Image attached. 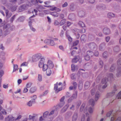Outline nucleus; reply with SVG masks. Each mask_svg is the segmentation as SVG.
<instances>
[{
	"label": "nucleus",
	"mask_w": 121,
	"mask_h": 121,
	"mask_svg": "<svg viewBox=\"0 0 121 121\" xmlns=\"http://www.w3.org/2000/svg\"><path fill=\"white\" fill-rule=\"evenodd\" d=\"M71 79L73 80L75 79H76L75 77V74L74 73L72 74L70 76Z\"/></svg>",
	"instance_id": "obj_35"
},
{
	"label": "nucleus",
	"mask_w": 121,
	"mask_h": 121,
	"mask_svg": "<svg viewBox=\"0 0 121 121\" xmlns=\"http://www.w3.org/2000/svg\"><path fill=\"white\" fill-rule=\"evenodd\" d=\"M107 52H104L103 54V57L105 58H106L107 57Z\"/></svg>",
	"instance_id": "obj_47"
},
{
	"label": "nucleus",
	"mask_w": 121,
	"mask_h": 121,
	"mask_svg": "<svg viewBox=\"0 0 121 121\" xmlns=\"http://www.w3.org/2000/svg\"><path fill=\"white\" fill-rule=\"evenodd\" d=\"M31 98H32V99L31 100H35L37 99V96L36 95H34L33 96H31Z\"/></svg>",
	"instance_id": "obj_46"
},
{
	"label": "nucleus",
	"mask_w": 121,
	"mask_h": 121,
	"mask_svg": "<svg viewBox=\"0 0 121 121\" xmlns=\"http://www.w3.org/2000/svg\"><path fill=\"white\" fill-rule=\"evenodd\" d=\"M71 70L73 72L75 71H77L78 69V66L77 65H75L73 64L71 65Z\"/></svg>",
	"instance_id": "obj_8"
},
{
	"label": "nucleus",
	"mask_w": 121,
	"mask_h": 121,
	"mask_svg": "<svg viewBox=\"0 0 121 121\" xmlns=\"http://www.w3.org/2000/svg\"><path fill=\"white\" fill-rule=\"evenodd\" d=\"M15 119V118L12 116H8L5 119V121H13Z\"/></svg>",
	"instance_id": "obj_7"
},
{
	"label": "nucleus",
	"mask_w": 121,
	"mask_h": 121,
	"mask_svg": "<svg viewBox=\"0 0 121 121\" xmlns=\"http://www.w3.org/2000/svg\"><path fill=\"white\" fill-rule=\"evenodd\" d=\"M78 59L77 58H75L72 60V62L73 63H76L78 60Z\"/></svg>",
	"instance_id": "obj_38"
},
{
	"label": "nucleus",
	"mask_w": 121,
	"mask_h": 121,
	"mask_svg": "<svg viewBox=\"0 0 121 121\" xmlns=\"http://www.w3.org/2000/svg\"><path fill=\"white\" fill-rule=\"evenodd\" d=\"M78 14L79 16L82 17L84 15V13L82 11H81Z\"/></svg>",
	"instance_id": "obj_30"
},
{
	"label": "nucleus",
	"mask_w": 121,
	"mask_h": 121,
	"mask_svg": "<svg viewBox=\"0 0 121 121\" xmlns=\"http://www.w3.org/2000/svg\"><path fill=\"white\" fill-rule=\"evenodd\" d=\"M31 85L32 83H29L26 85V87L27 88H29L31 86Z\"/></svg>",
	"instance_id": "obj_52"
},
{
	"label": "nucleus",
	"mask_w": 121,
	"mask_h": 121,
	"mask_svg": "<svg viewBox=\"0 0 121 121\" xmlns=\"http://www.w3.org/2000/svg\"><path fill=\"white\" fill-rule=\"evenodd\" d=\"M70 9L72 11H74L75 9L74 5L73 4H71L70 6Z\"/></svg>",
	"instance_id": "obj_26"
},
{
	"label": "nucleus",
	"mask_w": 121,
	"mask_h": 121,
	"mask_svg": "<svg viewBox=\"0 0 121 121\" xmlns=\"http://www.w3.org/2000/svg\"><path fill=\"white\" fill-rule=\"evenodd\" d=\"M117 98L118 99L121 98V91L118 93L117 97Z\"/></svg>",
	"instance_id": "obj_41"
},
{
	"label": "nucleus",
	"mask_w": 121,
	"mask_h": 121,
	"mask_svg": "<svg viewBox=\"0 0 121 121\" xmlns=\"http://www.w3.org/2000/svg\"><path fill=\"white\" fill-rule=\"evenodd\" d=\"M73 85L74 88V89L75 90L76 89L78 85V84L76 82H73Z\"/></svg>",
	"instance_id": "obj_37"
},
{
	"label": "nucleus",
	"mask_w": 121,
	"mask_h": 121,
	"mask_svg": "<svg viewBox=\"0 0 121 121\" xmlns=\"http://www.w3.org/2000/svg\"><path fill=\"white\" fill-rule=\"evenodd\" d=\"M36 91V88L35 87H32L30 90V92L31 93H33Z\"/></svg>",
	"instance_id": "obj_29"
},
{
	"label": "nucleus",
	"mask_w": 121,
	"mask_h": 121,
	"mask_svg": "<svg viewBox=\"0 0 121 121\" xmlns=\"http://www.w3.org/2000/svg\"><path fill=\"white\" fill-rule=\"evenodd\" d=\"M19 9V12H21L23 10L26 9V7L25 5H23L21 7H20Z\"/></svg>",
	"instance_id": "obj_20"
},
{
	"label": "nucleus",
	"mask_w": 121,
	"mask_h": 121,
	"mask_svg": "<svg viewBox=\"0 0 121 121\" xmlns=\"http://www.w3.org/2000/svg\"><path fill=\"white\" fill-rule=\"evenodd\" d=\"M86 36L85 35H82L81 37V40L82 42L83 43L84 42L86 41Z\"/></svg>",
	"instance_id": "obj_15"
},
{
	"label": "nucleus",
	"mask_w": 121,
	"mask_h": 121,
	"mask_svg": "<svg viewBox=\"0 0 121 121\" xmlns=\"http://www.w3.org/2000/svg\"><path fill=\"white\" fill-rule=\"evenodd\" d=\"M78 24L82 27H83L85 26V24L82 22L80 21L79 22Z\"/></svg>",
	"instance_id": "obj_31"
},
{
	"label": "nucleus",
	"mask_w": 121,
	"mask_h": 121,
	"mask_svg": "<svg viewBox=\"0 0 121 121\" xmlns=\"http://www.w3.org/2000/svg\"><path fill=\"white\" fill-rule=\"evenodd\" d=\"M28 119L30 120H32L33 121H36V119L35 118V117L34 116L30 115H29Z\"/></svg>",
	"instance_id": "obj_14"
},
{
	"label": "nucleus",
	"mask_w": 121,
	"mask_h": 121,
	"mask_svg": "<svg viewBox=\"0 0 121 121\" xmlns=\"http://www.w3.org/2000/svg\"><path fill=\"white\" fill-rule=\"evenodd\" d=\"M68 5V4L67 2H65V3L62 5V7H67Z\"/></svg>",
	"instance_id": "obj_49"
},
{
	"label": "nucleus",
	"mask_w": 121,
	"mask_h": 121,
	"mask_svg": "<svg viewBox=\"0 0 121 121\" xmlns=\"http://www.w3.org/2000/svg\"><path fill=\"white\" fill-rule=\"evenodd\" d=\"M115 116H114L112 117L111 119V121H114V120L115 119Z\"/></svg>",
	"instance_id": "obj_64"
},
{
	"label": "nucleus",
	"mask_w": 121,
	"mask_h": 121,
	"mask_svg": "<svg viewBox=\"0 0 121 121\" xmlns=\"http://www.w3.org/2000/svg\"><path fill=\"white\" fill-rule=\"evenodd\" d=\"M52 73V71L51 69H48L46 70V74L48 76H50Z\"/></svg>",
	"instance_id": "obj_16"
},
{
	"label": "nucleus",
	"mask_w": 121,
	"mask_h": 121,
	"mask_svg": "<svg viewBox=\"0 0 121 121\" xmlns=\"http://www.w3.org/2000/svg\"><path fill=\"white\" fill-rule=\"evenodd\" d=\"M15 15H14L10 19V21L11 22H13L14 19L15 18Z\"/></svg>",
	"instance_id": "obj_58"
},
{
	"label": "nucleus",
	"mask_w": 121,
	"mask_h": 121,
	"mask_svg": "<svg viewBox=\"0 0 121 121\" xmlns=\"http://www.w3.org/2000/svg\"><path fill=\"white\" fill-rule=\"evenodd\" d=\"M38 80L40 82H41L42 80V76L41 74H39L38 76Z\"/></svg>",
	"instance_id": "obj_34"
},
{
	"label": "nucleus",
	"mask_w": 121,
	"mask_h": 121,
	"mask_svg": "<svg viewBox=\"0 0 121 121\" xmlns=\"http://www.w3.org/2000/svg\"><path fill=\"white\" fill-rule=\"evenodd\" d=\"M51 8L50 9V10L52 11H53L55 10V9L56 8V7L52 6L51 7Z\"/></svg>",
	"instance_id": "obj_54"
},
{
	"label": "nucleus",
	"mask_w": 121,
	"mask_h": 121,
	"mask_svg": "<svg viewBox=\"0 0 121 121\" xmlns=\"http://www.w3.org/2000/svg\"><path fill=\"white\" fill-rule=\"evenodd\" d=\"M48 93V91H44L43 94L40 95L39 96V97L40 98L39 100L40 101L41 103L42 104H43V102L45 101V100H44L42 102L41 99L42 98V97H43V96L47 94Z\"/></svg>",
	"instance_id": "obj_6"
},
{
	"label": "nucleus",
	"mask_w": 121,
	"mask_h": 121,
	"mask_svg": "<svg viewBox=\"0 0 121 121\" xmlns=\"http://www.w3.org/2000/svg\"><path fill=\"white\" fill-rule=\"evenodd\" d=\"M69 106L68 104H67L62 109L61 111L62 112H65L67 110Z\"/></svg>",
	"instance_id": "obj_18"
},
{
	"label": "nucleus",
	"mask_w": 121,
	"mask_h": 121,
	"mask_svg": "<svg viewBox=\"0 0 121 121\" xmlns=\"http://www.w3.org/2000/svg\"><path fill=\"white\" fill-rule=\"evenodd\" d=\"M48 67L50 68H53L54 65L52 62L51 61L48 60Z\"/></svg>",
	"instance_id": "obj_11"
},
{
	"label": "nucleus",
	"mask_w": 121,
	"mask_h": 121,
	"mask_svg": "<svg viewBox=\"0 0 121 121\" xmlns=\"http://www.w3.org/2000/svg\"><path fill=\"white\" fill-rule=\"evenodd\" d=\"M51 15L55 17H57L59 16L58 13L56 12H53L50 13Z\"/></svg>",
	"instance_id": "obj_21"
},
{
	"label": "nucleus",
	"mask_w": 121,
	"mask_h": 121,
	"mask_svg": "<svg viewBox=\"0 0 121 121\" xmlns=\"http://www.w3.org/2000/svg\"><path fill=\"white\" fill-rule=\"evenodd\" d=\"M77 118V115L76 114H74L72 118L73 121H75Z\"/></svg>",
	"instance_id": "obj_28"
},
{
	"label": "nucleus",
	"mask_w": 121,
	"mask_h": 121,
	"mask_svg": "<svg viewBox=\"0 0 121 121\" xmlns=\"http://www.w3.org/2000/svg\"><path fill=\"white\" fill-rule=\"evenodd\" d=\"M112 113V112L111 111H110L108 112L107 114V117H109L111 114Z\"/></svg>",
	"instance_id": "obj_57"
},
{
	"label": "nucleus",
	"mask_w": 121,
	"mask_h": 121,
	"mask_svg": "<svg viewBox=\"0 0 121 121\" xmlns=\"http://www.w3.org/2000/svg\"><path fill=\"white\" fill-rule=\"evenodd\" d=\"M83 87V83L82 81L79 82L78 84V88L80 90H81Z\"/></svg>",
	"instance_id": "obj_19"
},
{
	"label": "nucleus",
	"mask_w": 121,
	"mask_h": 121,
	"mask_svg": "<svg viewBox=\"0 0 121 121\" xmlns=\"http://www.w3.org/2000/svg\"><path fill=\"white\" fill-rule=\"evenodd\" d=\"M66 36H67L70 42H72V38L68 35H66Z\"/></svg>",
	"instance_id": "obj_39"
},
{
	"label": "nucleus",
	"mask_w": 121,
	"mask_h": 121,
	"mask_svg": "<svg viewBox=\"0 0 121 121\" xmlns=\"http://www.w3.org/2000/svg\"><path fill=\"white\" fill-rule=\"evenodd\" d=\"M31 21L29 22V24L30 26V29L33 31H35V29L33 28L31 26Z\"/></svg>",
	"instance_id": "obj_22"
},
{
	"label": "nucleus",
	"mask_w": 121,
	"mask_h": 121,
	"mask_svg": "<svg viewBox=\"0 0 121 121\" xmlns=\"http://www.w3.org/2000/svg\"><path fill=\"white\" fill-rule=\"evenodd\" d=\"M45 61V59L44 58H42L39 61V66L40 68H42L43 65H44V63Z\"/></svg>",
	"instance_id": "obj_5"
},
{
	"label": "nucleus",
	"mask_w": 121,
	"mask_h": 121,
	"mask_svg": "<svg viewBox=\"0 0 121 121\" xmlns=\"http://www.w3.org/2000/svg\"><path fill=\"white\" fill-rule=\"evenodd\" d=\"M50 1H47L44 2V3L46 4V6H45L48 8H50L51 7V6L48 5L50 3Z\"/></svg>",
	"instance_id": "obj_27"
},
{
	"label": "nucleus",
	"mask_w": 121,
	"mask_h": 121,
	"mask_svg": "<svg viewBox=\"0 0 121 121\" xmlns=\"http://www.w3.org/2000/svg\"><path fill=\"white\" fill-rule=\"evenodd\" d=\"M66 20L64 19L62 20L60 22V25L61 26L64 24Z\"/></svg>",
	"instance_id": "obj_33"
},
{
	"label": "nucleus",
	"mask_w": 121,
	"mask_h": 121,
	"mask_svg": "<svg viewBox=\"0 0 121 121\" xmlns=\"http://www.w3.org/2000/svg\"><path fill=\"white\" fill-rule=\"evenodd\" d=\"M79 42V41L78 40H77L76 41L73 43V45L74 46H76L77 45Z\"/></svg>",
	"instance_id": "obj_44"
},
{
	"label": "nucleus",
	"mask_w": 121,
	"mask_h": 121,
	"mask_svg": "<svg viewBox=\"0 0 121 121\" xmlns=\"http://www.w3.org/2000/svg\"><path fill=\"white\" fill-rule=\"evenodd\" d=\"M17 9V7L16 6H14L13 7H12L11 8V11L13 12L15 10Z\"/></svg>",
	"instance_id": "obj_53"
},
{
	"label": "nucleus",
	"mask_w": 121,
	"mask_h": 121,
	"mask_svg": "<svg viewBox=\"0 0 121 121\" xmlns=\"http://www.w3.org/2000/svg\"><path fill=\"white\" fill-rule=\"evenodd\" d=\"M87 54L85 56V59L87 60H88L90 59V56L91 55V51H88L87 52Z\"/></svg>",
	"instance_id": "obj_10"
},
{
	"label": "nucleus",
	"mask_w": 121,
	"mask_h": 121,
	"mask_svg": "<svg viewBox=\"0 0 121 121\" xmlns=\"http://www.w3.org/2000/svg\"><path fill=\"white\" fill-rule=\"evenodd\" d=\"M77 93L78 92L77 91H75L72 96L68 99V103H70L71 102L73 99L77 98Z\"/></svg>",
	"instance_id": "obj_2"
},
{
	"label": "nucleus",
	"mask_w": 121,
	"mask_h": 121,
	"mask_svg": "<svg viewBox=\"0 0 121 121\" xmlns=\"http://www.w3.org/2000/svg\"><path fill=\"white\" fill-rule=\"evenodd\" d=\"M42 54L39 53H37L33 55L32 56V60L33 62L37 61L42 58H43Z\"/></svg>",
	"instance_id": "obj_1"
},
{
	"label": "nucleus",
	"mask_w": 121,
	"mask_h": 121,
	"mask_svg": "<svg viewBox=\"0 0 121 121\" xmlns=\"http://www.w3.org/2000/svg\"><path fill=\"white\" fill-rule=\"evenodd\" d=\"M2 3L5 6H6L7 3L6 1L5 0H2L1 1Z\"/></svg>",
	"instance_id": "obj_48"
},
{
	"label": "nucleus",
	"mask_w": 121,
	"mask_h": 121,
	"mask_svg": "<svg viewBox=\"0 0 121 121\" xmlns=\"http://www.w3.org/2000/svg\"><path fill=\"white\" fill-rule=\"evenodd\" d=\"M103 32L105 35H108L110 33L109 29L107 28H105L103 30Z\"/></svg>",
	"instance_id": "obj_12"
},
{
	"label": "nucleus",
	"mask_w": 121,
	"mask_h": 121,
	"mask_svg": "<svg viewBox=\"0 0 121 121\" xmlns=\"http://www.w3.org/2000/svg\"><path fill=\"white\" fill-rule=\"evenodd\" d=\"M49 112L48 111H46L44 112L43 115V117L44 118L46 117L48 115Z\"/></svg>",
	"instance_id": "obj_32"
},
{
	"label": "nucleus",
	"mask_w": 121,
	"mask_h": 121,
	"mask_svg": "<svg viewBox=\"0 0 121 121\" xmlns=\"http://www.w3.org/2000/svg\"><path fill=\"white\" fill-rule=\"evenodd\" d=\"M99 96V92H97L95 95V100L96 101L98 99Z\"/></svg>",
	"instance_id": "obj_23"
},
{
	"label": "nucleus",
	"mask_w": 121,
	"mask_h": 121,
	"mask_svg": "<svg viewBox=\"0 0 121 121\" xmlns=\"http://www.w3.org/2000/svg\"><path fill=\"white\" fill-rule=\"evenodd\" d=\"M90 83L89 82H86L85 84V87L86 89H88L90 87Z\"/></svg>",
	"instance_id": "obj_17"
},
{
	"label": "nucleus",
	"mask_w": 121,
	"mask_h": 121,
	"mask_svg": "<svg viewBox=\"0 0 121 121\" xmlns=\"http://www.w3.org/2000/svg\"><path fill=\"white\" fill-rule=\"evenodd\" d=\"M28 91V89L26 88H25L24 89L23 92L24 93H26Z\"/></svg>",
	"instance_id": "obj_63"
},
{
	"label": "nucleus",
	"mask_w": 121,
	"mask_h": 121,
	"mask_svg": "<svg viewBox=\"0 0 121 121\" xmlns=\"http://www.w3.org/2000/svg\"><path fill=\"white\" fill-rule=\"evenodd\" d=\"M85 106V105L84 104H83L82 105L80 108V110L81 111H82L83 110Z\"/></svg>",
	"instance_id": "obj_45"
},
{
	"label": "nucleus",
	"mask_w": 121,
	"mask_h": 121,
	"mask_svg": "<svg viewBox=\"0 0 121 121\" xmlns=\"http://www.w3.org/2000/svg\"><path fill=\"white\" fill-rule=\"evenodd\" d=\"M48 66L46 64H44L43 67V71H44L48 69Z\"/></svg>",
	"instance_id": "obj_25"
},
{
	"label": "nucleus",
	"mask_w": 121,
	"mask_h": 121,
	"mask_svg": "<svg viewBox=\"0 0 121 121\" xmlns=\"http://www.w3.org/2000/svg\"><path fill=\"white\" fill-rule=\"evenodd\" d=\"M55 110H52L49 113V116H51L54 113Z\"/></svg>",
	"instance_id": "obj_40"
},
{
	"label": "nucleus",
	"mask_w": 121,
	"mask_h": 121,
	"mask_svg": "<svg viewBox=\"0 0 121 121\" xmlns=\"http://www.w3.org/2000/svg\"><path fill=\"white\" fill-rule=\"evenodd\" d=\"M38 2L41 3H42L43 2V1H41L40 0H35V2H34L32 1V3L33 4H35L36 3H37Z\"/></svg>",
	"instance_id": "obj_36"
},
{
	"label": "nucleus",
	"mask_w": 121,
	"mask_h": 121,
	"mask_svg": "<svg viewBox=\"0 0 121 121\" xmlns=\"http://www.w3.org/2000/svg\"><path fill=\"white\" fill-rule=\"evenodd\" d=\"M1 112L4 115H6L7 114V112L6 111V110L3 109L2 110Z\"/></svg>",
	"instance_id": "obj_43"
},
{
	"label": "nucleus",
	"mask_w": 121,
	"mask_h": 121,
	"mask_svg": "<svg viewBox=\"0 0 121 121\" xmlns=\"http://www.w3.org/2000/svg\"><path fill=\"white\" fill-rule=\"evenodd\" d=\"M27 66V63L25 62L23 63L21 65V66Z\"/></svg>",
	"instance_id": "obj_55"
},
{
	"label": "nucleus",
	"mask_w": 121,
	"mask_h": 121,
	"mask_svg": "<svg viewBox=\"0 0 121 121\" xmlns=\"http://www.w3.org/2000/svg\"><path fill=\"white\" fill-rule=\"evenodd\" d=\"M115 69L114 66L113 65L111 67L110 70L112 72Z\"/></svg>",
	"instance_id": "obj_50"
},
{
	"label": "nucleus",
	"mask_w": 121,
	"mask_h": 121,
	"mask_svg": "<svg viewBox=\"0 0 121 121\" xmlns=\"http://www.w3.org/2000/svg\"><path fill=\"white\" fill-rule=\"evenodd\" d=\"M3 86L4 88L5 89L7 88L8 87V84H7L6 85L4 84H3Z\"/></svg>",
	"instance_id": "obj_60"
},
{
	"label": "nucleus",
	"mask_w": 121,
	"mask_h": 121,
	"mask_svg": "<svg viewBox=\"0 0 121 121\" xmlns=\"http://www.w3.org/2000/svg\"><path fill=\"white\" fill-rule=\"evenodd\" d=\"M35 101L34 100H31L29 101L27 103V105L28 106L31 107L32 106V104L34 103Z\"/></svg>",
	"instance_id": "obj_13"
},
{
	"label": "nucleus",
	"mask_w": 121,
	"mask_h": 121,
	"mask_svg": "<svg viewBox=\"0 0 121 121\" xmlns=\"http://www.w3.org/2000/svg\"><path fill=\"white\" fill-rule=\"evenodd\" d=\"M54 90H55L56 93H57L59 91H60L62 90V88L60 87L59 86H58V83L57 82L56 84L54 85Z\"/></svg>",
	"instance_id": "obj_4"
},
{
	"label": "nucleus",
	"mask_w": 121,
	"mask_h": 121,
	"mask_svg": "<svg viewBox=\"0 0 121 121\" xmlns=\"http://www.w3.org/2000/svg\"><path fill=\"white\" fill-rule=\"evenodd\" d=\"M4 72L2 70L0 71V77H1L4 74Z\"/></svg>",
	"instance_id": "obj_56"
},
{
	"label": "nucleus",
	"mask_w": 121,
	"mask_h": 121,
	"mask_svg": "<svg viewBox=\"0 0 121 121\" xmlns=\"http://www.w3.org/2000/svg\"><path fill=\"white\" fill-rule=\"evenodd\" d=\"M59 48L62 50L63 51H64V48L63 46H60L59 47Z\"/></svg>",
	"instance_id": "obj_59"
},
{
	"label": "nucleus",
	"mask_w": 121,
	"mask_h": 121,
	"mask_svg": "<svg viewBox=\"0 0 121 121\" xmlns=\"http://www.w3.org/2000/svg\"><path fill=\"white\" fill-rule=\"evenodd\" d=\"M55 10L57 12H59L60 11L61 9H60L56 7V8L55 9Z\"/></svg>",
	"instance_id": "obj_61"
},
{
	"label": "nucleus",
	"mask_w": 121,
	"mask_h": 121,
	"mask_svg": "<svg viewBox=\"0 0 121 121\" xmlns=\"http://www.w3.org/2000/svg\"><path fill=\"white\" fill-rule=\"evenodd\" d=\"M17 68L18 66L17 65H14L13 72L15 71L17 69Z\"/></svg>",
	"instance_id": "obj_42"
},
{
	"label": "nucleus",
	"mask_w": 121,
	"mask_h": 121,
	"mask_svg": "<svg viewBox=\"0 0 121 121\" xmlns=\"http://www.w3.org/2000/svg\"><path fill=\"white\" fill-rule=\"evenodd\" d=\"M107 78H105V79H102L101 82L102 83H105V85L103 86V88H105L107 86V85L106 84L107 82L108 81Z\"/></svg>",
	"instance_id": "obj_9"
},
{
	"label": "nucleus",
	"mask_w": 121,
	"mask_h": 121,
	"mask_svg": "<svg viewBox=\"0 0 121 121\" xmlns=\"http://www.w3.org/2000/svg\"><path fill=\"white\" fill-rule=\"evenodd\" d=\"M22 117V116L21 115H19L16 118H15V120L16 121L17 120H19Z\"/></svg>",
	"instance_id": "obj_51"
},
{
	"label": "nucleus",
	"mask_w": 121,
	"mask_h": 121,
	"mask_svg": "<svg viewBox=\"0 0 121 121\" xmlns=\"http://www.w3.org/2000/svg\"><path fill=\"white\" fill-rule=\"evenodd\" d=\"M44 43L47 44L51 46H53L55 44L54 41L50 39H46L44 41Z\"/></svg>",
	"instance_id": "obj_3"
},
{
	"label": "nucleus",
	"mask_w": 121,
	"mask_h": 121,
	"mask_svg": "<svg viewBox=\"0 0 121 121\" xmlns=\"http://www.w3.org/2000/svg\"><path fill=\"white\" fill-rule=\"evenodd\" d=\"M21 91V89H18L17 91H15L14 93L16 94L19 93Z\"/></svg>",
	"instance_id": "obj_62"
},
{
	"label": "nucleus",
	"mask_w": 121,
	"mask_h": 121,
	"mask_svg": "<svg viewBox=\"0 0 121 121\" xmlns=\"http://www.w3.org/2000/svg\"><path fill=\"white\" fill-rule=\"evenodd\" d=\"M108 17L110 18L114 17L115 16V15L113 13H109L108 14Z\"/></svg>",
	"instance_id": "obj_24"
}]
</instances>
